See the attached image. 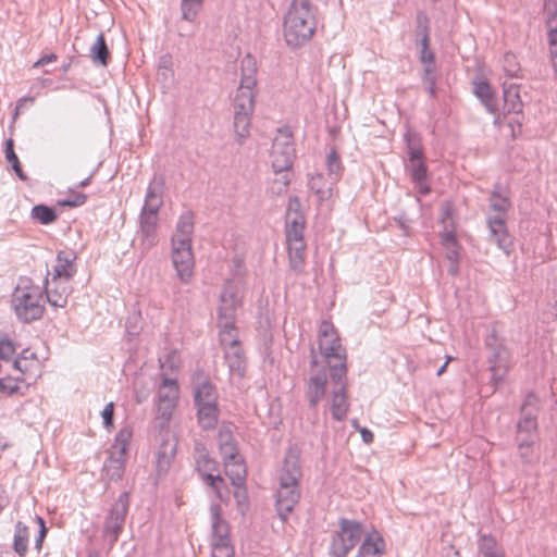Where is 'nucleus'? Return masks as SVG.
<instances>
[{"label": "nucleus", "mask_w": 557, "mask_h": 557, "mask_svg": "<svg viewBox=\"0 0 557 557\" xmlns=\"http://www.w3.org/2000/svg\"><path fill=\"white\" fill-rule=\"evenodd\" d=\"M180 396L178 383L175 379L164 377L158 389V411L165 420L170 419Z\"/></svg>", "instance_id": "nucleus-13"}, {"label": "nucleus", "mask_w": 557, "mask_h": 557, "mask_svg": "<svg viewBox=\"0 0 557 557\" xmlns=\"http://www.w3.org/2000/svg\"><path fill=\"white\" fill-rule=\"evenodd\" d=\"M484 344L488 350V370L492 373V381L495 385L500 384L510 367L511 352L500 337L493 329L485 337Z\"/></svg>", "instance_id": "nucleus-7"}, {"label": "nucleus", "mask_w": 557, "mask_h": 557, "mask_svg": "<svg viewBox=\"0 0 557 557\" xmlns=\"http://www.w3.org/2000/svg\"><path fill=\"white\" fill-rule=\"evenodd\" d=\"M15 352V343L8 335L0 334V360L10 363Z\"/></svg>", "instance_id": "nucleus-50"}, {"label": "nucleus", "mask_w": 557, "mask_h": 557, "mask_svg": "<svg viewBox=\"0 0 557 557\" xmlns=\"http://www.w3.org/2000/svg\"><path fill=\"white\" fill-rule=\"evenodd\" d=\"M197 421L205 431L214 430L220 419L219 404L210 406L196 407Z\"/></svg>", "instance_id": "nucleus-25"}, {"label": "nucleus", "mask_w": 557, "mask_h": 557, "mask_svg": "<svg viewBox=\"0 0 557 557\" xmlns=\"http://www.w3.org/2000/svg\"><path fill=\"white\" fill-rule=\"evenodd\" d=\"M244 298V283L238 280H226L218 308L219 320H235L237 309L242 307Z\"/></svg>", "instance_id": "nucleus-11"}, {"label": "nucleus", "mask_w": 557, "mask_h": 557, "mask_svg": "<svg viewBox=\"0 0 557 557\" xmlns=\"http://www.w3.org/2000/svg\"><path fill=\"white\" fill-rule=\"evenodd\" d=\"M347 371L344 366L334 367V371L330 373L332 382V391L327 398L332 418L336 421H343L349 411V400L347 395Z\"/></svg>", "instance_id": "nucleus-9"}, {"label": "nucleus", "mask_w": 557, "mask_h": 557, "mask_svg": "<svg viewBox=\"0 0 557 557\" xmlns=\"http://www.w3.org/2000/svg\"><path fill=\"white\" fill-rule=\"evenodd\" d=\"M90 58L95 64L103 66L108 64L110 53L102 33L97 36L96 41L90 47Z\"/></svg>", "instance_id": "nucleus-39"}, {"label": "nucleus", "mask_w": 557, "mask_h": 557, "mask_svg": "<svg viewBox=\"0 0 557 557\" xmlns=\"http://www.w3.org/2000/svg\"><path fill=\"white\" fill-rule=\"evenodd\" d=\"M11 367L22 374L27 373L30 370V366L34 364L30 361H24L23 358H16L10 362Z\"/></svg>", "instance_id": "nucleus-63"}, {"label": "nucleus", "mask_w": 557, "mask_h": 557, "mask_svg": "<svg viewBox=\"0 0 557 557\" xmlns=\"http://www.w3.org/2000/svg\"><path fill=\"white\" fill-rule=\"evenodd\" d=\"M295 157L296 149L290 127H280L272 144L271 163L276 174H283L282 182L284 187H287L290 183L289 171Z\"/></svg>", "instance_id": "nucleus-4"}, {"label": "nucleus", "mask_w": 557, "mask_h": 557, "mask_svg": "<svg viewBox=\"0 0 557 557\" xmlns=\"http://www.w3.org/2000/svg\"><path fill=\"white\" fill-rule=\"evenodd\" d=\"M234 107V129L242 143L249 134L251 116L255 108L242 103H233Z\"/></svg>", "instance_id": "nucleus-20"}, {"label": "nucleus", "mask_w": 557, "mask_h": 557, "mask_svg": "<svg viewBox=\"0 0 557 557\" xmlns=\"http://www.w3.org/2000/svg\"><path fill=\"white\" fill-rule=\"evenodd\" d=\"M139 225L158 227V215L140 211Z\"/></svg>", "instance_id": "nucleus-62"}, {"label": "nucleus", "mask_w": 557, "mask_h": 557, "mask_svg": "<svg viewBox=\"0 0 557 557\" xmlns=\"http://www.w3.org/2000/svg\"><path fill=\"white\" fill-rule=\"evenodd\" d=\"M161 194H162V182L161 181L157 182V180L153 178V181L150 182V184L147 188L145 202L141 208V211H145L148 213H153V214L158 215L159 210L162 206Z\"/></svg>", "instance_id": "nucleus-27"}, {"label": "nucleus", "mask_w": 557, "mask_h": 557, "mask_svg": "<svg viewBox=\"0 0 557 557\" xmlns=\"http://www.w3.org/2000/svg\"><path fill=\"white\" fill-rule=\"evenodd\" d=\"M543 13L547 32L557 29V0H543Z\"/></svg>", "instance_id": "nucleus-48"}, {"label": "nucleus", "mask_w": 557, "mask_h": 557, "mask_svg": "<svg viewBox=\"0 0 557 557\" xmlns=\"http://www.w3.org/2000/svg\"><path fill=\"white\" fill-rule=\"evenodd\" d=\"M327 172L333 183H336L343 172V165L339 154L335 149H331L326 156Z\"/></svg>", "instance_id": "nucleus-47"}, {"label": "nucleus", "mask_w": 557, "mask_h": 557, "mask_svg": "<svg viewBox=\"0 0 557 557\" xmlns=\"http://www.w3.org/2000/svg\"><path fill=\"white\" fill-rule=\"evenodd\" d=\"M327 385V375L324 368L311 374L306 381L305 396L309 407L314 409L324 398Z\"/></svg>", "instance_id": "nucleus-15"}, {"label": "nucleus", "mask_w": 557, "mask_h": 557, "mask_svg": "<svg viewBox=\"0 0 557 557\" xmlns=\"http://www.w3.org/2000/svg\"><path fill=\"white\" fill-rule=\"evenodd\" d=\"M231 380H242L246 374L247 360L243 347H234L223 351Z\"/></svg>", "instance_id": "nucleus-19"}, {"label": "nucleus", "mask_w": 557, "mask_h": 557, "mask_svg": "<svg viewBox=\"0 0 557 557\" xmlns=\"http://www.w3.org/2000/svg\"><path fill=\"white\" fill-rule=\"evenodd\" d=\"M409 175L413 182L428 181V169L423 159L410 161L408 166Z\"/></svg>", "instance_id": "nucleus-53"}, {"label": "nucleus", "mask_w": 557, "mask_h": 557, "mask_svg": "<svg viewBox=\"0 0 557 557\" xmlns=\"http://www.w3.org/2000/svg\"><path fill=\"white\" fill-rule=\"evenodd\" d=\"M36 521L37 523L39 524V533H38V536L35 541V548L37 552H40L41 547H42V543H44V540L47 535V527H46V523H45V520L40 517V516H36Z\"/></svg>", "instance_id": "nucleus-61"}, {"label": "nucleus", "mask_w": 557, "mask_h": 557, "mask_svg": "<svg viewBox=\"0 0 557 557\" xmlns=\"http://www.w3.org/2000/svg\"><path fill=\"white\" fill-rule=\"evenodd\" d=\"M301 202L298 197H290L285 215V237L288 249L289 267L295 272L304 268L306 256L305 227L306 220L301 212Z\"/></svg>", "instance_id": "nucleus-3"}, {"label": "nucleus", "mask_w": 557, "mask_h": 557, "mask_svg": "<svg viewBox=\"0 0 557 557\" xmlns=\"http://www.w3.org/2000/svg\"><path fill=\"white\" fill-rule=\"evenodd\" d=\"M21 386H20V379L18 377H11V376H4L0 377V394L2 395H14L20 394Z\"/></svg>", "instance_id": "nucleus-55"}, {"label": "nucleus", "mask_w": 557, "mask_h": 557, "mask_svg": "<svg viewBox=\"0 0 557 557\" xmlns=\"http://www.w3.org/2000/svg\"><path fill=\"white\" fill-rule=\"evenodd\" d=\"M364 529L361 522L339 518L338 530L332 534L329 548L330 557H347L352 548L361 541Z\"/></svg>", "instance_id": "nucleus-5"}, {"label": "nucleus", "mask_w": 557, "mask_h": 557, "mask_svg": "<svg viewBox=\"0 0 557 557\" xmlns=\"http://www.w3.org/2000/svg\"><path fill=\"white\" fill-rule=\"evenodd\" d=\"M332 182H326L322 174L312 175L309 180V188L317 195L320 201L326 200L332 195Z\"/></svg>", "instance_id": "nucleus-37"}, {"label": "nucleus", "mask_w": 557, "mask_h": 557, "mask_svg": "<svg viewBox=\"0 0 557 557\" xmlns=\"http://www.w3.org/2000/svg\"><path fill=\"white\" fill-rule=\"evenodd\" d=\"M235 549L232 541L211 542V557H234Z\"/></svg>", "instance_id": "nucleus-54"}, {"label": "nucleus", "mask_w": 557, "mask_h": 557, "mask_svg": "<svg viewBox=\"0 0 557 557\" xmlns=\"http://www.w3.org/2000/svg\"><path fill=\"white\" fill-rule=\"evenodd\" d=\"M157 228L158 227L139 225L138 238L141 252L148 251L157 244Z\"/></svg>", "instance_id": "nucleus-43"}, {"label": "nucleus", "mask_w": 557, "mask_h": 557, "mask_svg": "<svg viewBox=\"0 0 557 557\" xmlns=\"http://www.w3.org/2000/svg\"><path fill=\"white\" fill-rule=\"evenodd\" d=\"M275 507L282 521H286L300 499L299 484L278 483Z\"/></svg>", "instance_id": "nucleus-14"}, {"label": "nucleus", "mask_w": 557, "mask_h": 557, "mask_svg": "<svg viewBox=\"0 0 557 557\" xmlns=\"http://www.w3.org/2000/svg\"><path fill=\"white\" fill-rule=\"evenodd\" d=\"M194 406H210L219 404V394L216 387L208 377L198 379L194 385Z\"/></svg>", "instance_id": "nucleus-18"}, {"label": "nucleus", "mask_w": 557, "mask_h": 557, "mask_svg": "<svg viewBox=\"0 0 557 557\" xmlns=\"http://www.w3.org/2000/svg\"><path fill=\"white\" fill-rule=\"evenodd\" d=\"M315 14L311 0H292L284 17V39L289 47H301L310 41L317 28Z\"/></svg>", "instance_id": "nucleus-2"}, {"label": "nucleus", "mask_w": 557, "mask_h": 557, "mask_svg": "<svg viewBox=\"0 0 557 557\" xmlns=\"http://www.w3.org/2000/svg\"><path fill=\"white\" fill-rule=\"evenodd\" d=\"M87 201V195L83 193H71L66 198L60 201L61 206L64 207H79L83 206Z\"/></svg>", "instance_id": "nucleus-59"}, {"label": "nucleus", "mask_w": 557, "mask_h": 557, "mask_svg": "<svg viewBox=\"0 0 557 557\" xmlns=\"http://www.w3.org/2000/svg\"><path fill=\"white\" fill-rule=\"evenodd\" d=\"M172 66V55L169 53L162 54L158 61V75H161L164 79L170 78L173 74Z\"/></svg>", "instance_id": "nucleus-58"}, {"label": "nucleus", "mask_w": 557, "mask_h": 557, "mask_svg": "<svg viewBox=\"0 0 557 557\" xmlns=\"http://www.w3.org/2000/svg\"><path fill=\"white\" fill-rule=\"evenodd\" d=\"M70 289L66 285L60 281L51 283V280H46V296L50 306L54 308H65L67 305V298Z\"/></svg>", "instance_id": "nucleus-24"}, {"label": "nucleus", "mask_w": 557, "mask_h": 557, "mask_svg": "<svg viewBox=\"0 0 557 557\" xmlns=\"http://www.w3.org/2000/svg\"><path fill=\"white\" fill-rule=\"evenodd\" d=\"M504 71L509 77H517L520 71V65L517 58L511 52L504 54Z\"/></svg>", "instance_id": "nucleus-57"}, {"label": "nucleus", "mask_w": 557, "mask_h": 557, "mask_svg": "<svg viewBox=\"0 0 557 557\" xmlns=\"http://www.w3.org/2000/svg\"><path fill=\"white\" fill-rule=\"evenodd\" d=\"M126 457L111 454L102 468V475L109 481L117 482L122 479L125 470Z\"/></svg>", "instance_id": "nucleus-29"}, {"label": "nucleus", "mask_w": 557, "mask_h": 557, "mask_svg": "<svg viewBox=\"0 0 557 557\" xmlns=\"http://www.w3.org/2000/svg\"><path fill=\"white\" fill-rule=\"evenodd\" d=\"M5 159L11 164L12 170L15 172L17 177L22 181H27V175L22 170L18 157L14 151V143L13 139L9 138L5 140L4 148Z\"/></svg>", "instance_id": "nucleus-42"}, {"label": "nucleus", "mask_w": 557, "mask_h": 557, "mask_svg": "<svg viewBox=\"0 0 557 557\" xmlns=\"http://www.w3.org/2000/svg\"><path fill=\"white\" fill-rule=\"evenodd\" d=\"M405 141L407 145L409 161L423 159V150L421 147L420 137L416 133L407 132L405 134Z\"/></svg>", "instance_id": "nucleus-44"}, {"label": "nucleus", "mask_w": 557, "mask_h": 557, "mask_svg": "<svg viewBox=\"0 0 557 557\" xmlns=\"http://www.w3.org/2000/svg\"><path fill=\"white\" fill-rule=\"evenodd\" d=\"M384 543L383 540L377 536H367L358 548L357 556L359 557H381L383 552Z\"/></svg>", "instance_id": "nucleus-40"}, {"label": "nucleus", "mask_w": 557, "mask_h": 557, "mask_svg": "<svg viewBox=\"0 0 557 557\" xmlns=\"http://www.w3.org/2000/svg\"><path fill=\"white\" fill-rule=\"evenodd\" d=\"M301 465L299 455L293 449H289L285 455L283 466L278 471V483L299 484L301 479Z\"/></svg>", "instance_id": "nucleus-17"}, {"label": "nucleus", "mask_w": 557, "mask_h": 557, "mask_svg": "<svg viewBox=\"0 0 557 557\" xmlns=\"http://www.w3.org/2000/svg\"><path fill=\"white\" fill-rule=\"evenodd\" d=\"M218 325L220 329L219 341L223 351L230 348L242 346L238 336V330L235 326V320H219Z\"/></svg>", "instance_id": "nucleus-23"}, {"label": "nucleus", "mask_w": 557, "mask_h": 557, "mask_svg": "<svg viewBox=\"0 0 557 557\" xmlns=\"http://www.w3.org/2000/svg\"><path fill=\"white\" fill-rule=\"evenodd\" d=\"M220 453L224 463L242 459L235 440L231 434L220 432Z\"/></svg>", "instance_id": "nucleus-36"}, {"label": "nucleus", "mask_w": 557, "mask_h": 557, "mask_svg": "<svg viewBox=\"0 0 557 557\" xmlns=\"http://www.w3.org/2000/svg\"><path fill=\"white\" fill-rule=\"evenodd\" d=\"M504 111L507 113H516L519 114L522 112V101L519 96L518 87L515 85H510L509 87L504 88Z\"/></svg>", "instance_id": "nucleus-35"}, {"label": "nucleus", "mask_w": 557, "mask_h": 557, "mask_svg": "<svg viewBox=\"0 0 557 557\" xmlns=\"http://www.w3.org/2000/svg\"><path fill=\"white\" fill-rule=\"evenodd\" d=\"M171 243L172 263L176 271L177 277L182 283H188L191 280L195 265L191 243H184V240Z\"/></svg>", "instance_id": "nucleus-12"}, {"label": "nucleus", "mask_w": 557, "mask_h": 557, "mask_svg": "<svg viewBox=\"0 0 557 557\" xmlns=\"http://www.w3.org/2000/svg\"><path fill=\"white\" fill-rule=\"evenodd\" d=\"M416 34L420 37V46L430 45L429 18L423 12L417 14Z\"/></svg>", "instance_id": "nucleus-49"}, {"label": "nucleus", "mask_w": 557, "mask_h": 557, "mask_svg": "<svg viewBox=\"0 0 557 557\" xmlns=\"http://www.w3.org/2000/svg\"><path fill=\"white\" fill-rule=\"evenodd\" d=\"M75 260L76 253L74 251L60 250L55 258V264L53 265L51 283H57V281L62 280L69 282L77 271Z\"/></svg>", "instance_id": "nucleus-16"}, {"label": "nucleus", "mask_w": 557, "mask_h": 557, "mask_svg": "<svg viewBox=\"0 0 557 557\" xmlns=\"http://www.w3.org/2000/svg\"><path fill=\"white\" fill-rule=\"evenodd\" d=\"M28 542H29V530L28 528L21 521H17L14 527V535L12 548L16 555L20 557H25L28 552Z\"/></svg>", "instance_id": "nucleus-32"}, {"label": "nucleus", "mask_w": 557, "mask_h": 557, "mask_svg": "<svg viewBox=\"0 0 557 557\" xmlns=\"http://www.w3.org/2000/svg\"><path fill=\"white\" fill-rule=\"evenodd\" d=\"M547 42L549 46V55L555 57L557 53V29L547 32Z\"/></svg>", "instance_id": "nucleus-64"}, {"label": "nucleus", "mask_w": 557, "mask_h": 557, "mask_svg": "<svg viewBox=\"0 0 557 557\" xmlns=\"http://www.w3.org/2000/svg\"><path fill=\"white\" fill-rule=\"evenodd\" d=\"M454 208L451 203L444 202L440 208V221L443 224L442 232L453 231L455 233V222L453 219Z\"/></svg>", "instance_id": "nucleus-51"}, {"label": "nucleus", "mask_w": 557, "mask_h": 557, "mask_svg": "<svg viewBox=\"0 0 557 557\" xmlns=\"http://www.w3.org/2000/svg\"><path fill=\"white\" fill-rule=\"evenodd\" d=\"M537 428L536 412L534 410L521 411V418L518 422L519 432L530 433Z\"/></svg>", "instance_id": "nucleus-52"}, {"label": "nucleus", "mask_w": 557, "mask_h": 557, "mask_svg": "<svg viewBox=\"0 0 557 557\" xmlns=\"http://www.w3.org/2000/svg\"><path fill=\"white\" fill-rule=\"evenodd\" d=\"M442 244L446 248V259L449 261L448 273L453 276L459 272V245L453 231L441 232Z\"/></svg>", "instance_id": "nucleus-22"}, {"label": "nucleus", "mask_w": 557, "mask_h": 557, "mask_svg": "<svg viewBox=\"0 0 557 557\" xmlns=\"http://www.w3.org/2000/svg\"><path fill=\"white\" fill-rule=\"evenodd\" d=\"M195 462H196V470H197L199 476L202 474H207L208 472H216L218 471L216 461L209 456L208 450L200 443H197L195 446Z\"/></svg>", "instance_id": "nucleus-31"}, {"label": "nucleus", "mask_w": 557, "mask_h": 557, "mask_svg": "<svg viewBox=\"0 0 557 557\" xmlns=\"http://www.w3.org/2000/svg\"><path fill=\"white\" fill-rule=\"evenodd\" d=\"M176 454V444L173 441H163L156 454V467L159 474L168 472Z\"/></svg>", "instance_id": "nucleus-26"}, {"label": "nucleus", "mask_w": 557, "mask_h": 557, "mask_svg": "<svg viewBox=\"0 0 557 557\" xmlns=\"http://www.w3.org/2000/svg\"><path fill=\"white\" fill-rule=\"evenodd\" d=\"M257 63L255 58L247 54L242 60V77L239 86L243 88H256L257 86Z\"/></svg>", "instance_id": "nucleus-33"}, {"label": "nucleus", "mask_w": 557, "mask_h": 557, "mask_svg": "<svg viewBox=\"0 0 557 557\" xmlns=\"http://www.w3.org/2000/svg\"><path fill=\"white\" fill-rule=\"evenodd\" d=\"M255 97H256V91L253 88L246 89V88L238 86L236 94H235L234 103H242V104L255 108Z\"/></svg>", "instance_id": "nucleus-56"}, {"label": "nucleus", "mask_w": 557, "mask_h": 557, "mask_svg": "<svg viewBox=\"0 0 557 557\" xmlns=\"http://www.w3.org/2000/svg\"><path fill=\"white\" fill-rule=\"evenodd\" d=\"M474 95L490 113H496L498 111L496 95L486 81L474 82Z\"/></svg>", "instance_id": "nucleus-28"}, {"label": "nucleus", "mask_w": 557, "mask_h": 557, "mask_svg": "<svg viewBox=\"0 0 557 557\" xmlns=\"http://www.w3.org/2000/svg\"><path fill=\"white\" fill-rule=\"evenodd\" d=\"M222 508L218 504L210 506L211 518V542L231 541L230 527L226 520L221 516Z\"/></svg>", "instance_id": "nucleus-21"}, {"label": "nucleus", "mask_w": 557, "mask_h": 557, "mask_svg": "<svg viewBox=\"0 0 557 557\" xmlns=\"http://www.w3.org/2000/svg\"><path fill=\"white\" fill-rule=\"evenodd\" d=\"M318 348L330 368V373L334 371V367H347L346 348L342 345L334 325L326 320L319 327Z\"/></svg>", "instance_id": "nucleus-6"}, {"label": "nucleus", "mask_w": 557, "mask_h": 557, "mask_svg": "<svg viewBox=\"0 0 557 557\" xmlns=\"http://www.w3.org/2000/svg\"><path fill=\"white\" fill-rule=\"evenodd\" d=\"M42 293L37 286H17L12 296V304L17 318L29 323L44 314Z\"/></svg>", "instance_id": "nucleus-8"}, {"label": "nucleus", "mask_w": 557, "mask_h": 557, "mask_svg": "<svg viewBox=\"0 0 557 557\" xmlns=\"http://www.w3.org/2000/svg\"><path fill=\"white\" fill-rule=\"evenodd\" d=\"M479 552L484 557H504L496 540L490 534H483L479 540Z\"/></svg>", "instance_id": "nucleus-41"}, {"label": "nucleus", "mask_w": 557, "mask_h": 557, "mask_svg": "<svg viewBox=\"0 0 557 557\" xmlns=\"http://www.w3.org/2000/svg\"><path fill=\"white\" fill-rule=\"evenodd\" d=\"M132 437H133V430L129 425H125V426L121 428L120 431L115 435L114 443L111 447L112 448L111 454L126 457V453H127Z\"/></svg>", "instance_id": "nucleus-38"}, {"label": "nucleus", "mask_w": 557, "mask_h": 557, "mask_svg": "<svg viewBox=\"0 0 557 557\" xmlns=\"http://www.w3.org/2000/svg\"><path fill=\"white\" fill-rule=\"evenodd\" d=\"M32 216L44 225L51 224L58 219L55 210L46 205H37L33 207Z\"/></svg>", "instance_id": "nucleus-45"}, {"label": "nucleus", "mask_w": 557, "mask_h": 557, "mask_svg": "<svg viewBox=\"0 0 557 557\" xmlns=\"http://www.w3.org/2000/svg\"><path fill=\"white\" fill-rule=\"evenodd\" d=\"M131 495L128 492L120 494L113 503L103 522L102 537L113 547L124 530L125 520L129 509Z\"/></svg>", "instance_id": "nucleus-10"}, {"label": "nucleus", "mask_w": 557, "mask_h": 557, "mask_svg": "<svg viewBox=\"0 0 557 557\" xmlns=\"http://www.w3.org/2000/svg\"><path fill=\"white\" fill-rule=\"evenodd\" d=\"M511 207L509 190L496 183L488 197L490 212L486 214V226L490 232V240L506 255H510L513 249L512 237L506 224V216Z\"/></svg>", "instance_id": "nucleus-1"}, {"label": "nucleus", "mask_w": 557, "mask_h": 557, "mask_svg": "<svg viewBox=\"0 0 557 557\" xmlns=\"http://www.w3.org/2000/svg\"><path fill=\"white\" fill-rule=\"evenodd\" d=\"M205 0H181L182 18L187 22H194Z\"/></svg>", "instance_id": "nucleus-46"}, {"label": "nucleus", "mask_w": 557, "mask_h": 557, "mask_svg": "<svg viewBox=\"0 0 557 557\" xmlns=\"http://www.w3.org/2000/svg\"><path fill=\"white\" fill-rule=\"evenodd\" d=\"M532 441H521L518 445L519 456L524 463H531L533 460Z\"/></svg>", "instance_id": "nucleus-60"}, {"label": "nucleus", "mask_w": 557, "mask_h": 557, "mask_svg": "<svg viewBox=\"0 0 557 557\" xmlns=\"http://www.w3.org/2000/svg\"><path fill=\"white\" fill-rule=\"evenodd\" d=\"M194 224V213L189 210L184 211L178 218L176 231L171 242L184 240V243H191Z\"/></svg>", "instance_id": "nucleus-30"}, {"label": "nucleus", "mask_w": 557, "mask_h": 557, "mask_svg": "<svg viewBox=\"0 0 557 557\" xmlns=\"http://www.w3.org/2000/svg\"><path fill=\"white\" fill-rule=\"evenodd\" d=\"M225 473L230 478L232 485L242 488L246 483V466L243 459L224 463Z\"/></svg>", "instance_id": "nucleus-34"}]
</instances>
